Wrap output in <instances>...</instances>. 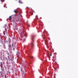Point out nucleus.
I'll return each instance as SVG.
<instances>
[{
	"label": "nucleus",
	"mask_w": 78,
	"mask_h": 78,
	"mask_svg": "<svg viewBox=\"0 0 78 78\" xmlns=\"http://www.w3.org/2000/svg\"><path fill=\"white\" fill-rule=\"evenodd\" d=\"M12 49L13 50H15V48H16V45L14 43H12Z\"/></svg>",
	"instance_id": "nucleus-1"
},
{
	"label": "nucleus",
	"mask_w": 78,
	"mask_h": 78,
	"mask_svg": "<svg viewBox=\"0 0 78 78\" xmlns=\"http://www.w3.org/2000/svg\"><path fill=\"white\" fill-rule=\"evenodd\" d=\"M21 73L22 75H23V78H25V74L23 75V73H24V72L23 71H21Z\"/></svg>",
	"instance_id": "nucleus-2"
},
{
	"label": "nucleus",
	"mask_w": 78,
	"mask_h": 78,
	"mask_svg": "<svg viewBox=\"0 0 78 78\" xmlns=\"http://www.w3.org/2000/svg\"><path fill=\"white\" fill-rule=\"evenodd\" d=\"M3 34L4 35V36H7L8 34H7L5 32H3Z\"/></svg>",
	"instance_id": "nucleus-3"
},
{
	"label": "nucleus",
	"mask_w": 78,
	"mask_h": 78,
	"mask_svg": "<svg viewBox=\"0 0 78 78\" xmlns=\"http://www.w3.org/2000/svg\"><path fill=\"white\" fill-rule=\"evenodd\" d=\"M12 17V16H10V17H9V20H11V19H12V17Z\"/></svg>",
	"instance_id": "nucleus-4"
},
{
	"label": "nucleus",
	"mask_w": 78,
	"mask_h": 78,
	"mask_svg": "<svg viewBox=\"0 0 78 78\" xmlns=\"http://www.w3.org/2000/svg\"><path fill=\"white\" fill-rule=\"evenodd\" d=\"M19 3H22V0H20L19 1Z\"/></svg>",
	"instance_id": "nucleus-5"
},
{
	"label": "nucleus",
	"mask_w": 78,
	"mask_h": 78,
	"mask_svg": "<svg viewBox=\"0 0 78 78\" xmlns=\"http://www.w3.org/2000/svg\"><path fill=\"white\" fill-rule=\"evenodd\" d=\"M9 48H12V47H11V44H9Z\"/></svg>",
	"instance_id": "nucleus-6"
},
{
	"label": "nucleus",
	"mask_w": 78,
	"mask_h": 78,
	"mask_svg": "<svg viewBox=\"0 0 78 78\" xmlns=\"http://www.w3.org/2000/svg\"><path fill=\"white\" fill-rule=\"evenodd\" d=\"M17 53L16 54V55H19L20 54V52L19 51H17Z\"/></svg>",
	"instance_id": "nucleus-7"
},
{
	"label": "nucleus",
	"mask_w": 78,
	"mask_h": 78,
	"mask_svg": "<svg viewBox=\"0 0 78 78\" xmlns=\"http://www.w3.org/2000/svg\"><path fill=\"white\" fill-rule=\"evenodd\" d=\"M14 12L15 13H17V12L16 10H14Z\"/></svg>",
	"instance_id": "nucleus-8"
},
{
	"label": "nucleus",
	"mask_w": 78,
	"mask_h": 78,
	"mask_svg": "<svg viewBox=\"0 0 78 78\" xmlns=\"http://www.w3.org/2000/svg\"><path fill=\"white\" fill-rule=\"evenodd\" d=\"M34 45V44H33V43H32L31 44L32 47H33Z\"/></svg>",
	"instance_id": "nucleus-9"
},
{
	"label": "nucleus",
	"mask_w": 78,
	"mask_h": 78,
	"mask_svg": "<svg viewBox=\"0 0 78 78\" xmlns=\"http://www.w3.org/2000/svg\"><path fill=\"white\" fill-rule=\"evenodd\" d=\"M1 66H3V64L2 63V62H1Z\"/></svg>",
	"instance_id": "nucleus-10"
},
{
	"label": "nucleus",
	"mask_w": 78,
	"mask_h": 78,
	"mask_svg": "<svg viewBox=\"0 0 78 78\" xmlns=\"http://www.w3.org/2000/svg\"><path fill=\"white\" fill-rule=\"evenodd\" d=\"M13 22L14 23H16V22H15L14 20H13Z\"/></svg>",
	"instance_id": "nucleus-11"
},
{
	"label": "nucleus",
	"mask_w": 78,
	"mask_h": 78,
	"mask_svg": "<svg viewBox=\"0 0 78 78\" xmlns=\"http://www.w3.org/2000/svg\"><path fill=\"white\" fill-rule=\"evenodd\" d=\"M0 1L2 2H4L5 1V0H0Z\"/></svg>",
	"instance_id": "nucleus-12"
},
{
	"label": "nucleus",
	"mask_w": 78,
	"mask_h": 78,
	"mask_svg": "<svg viewBox=\"0 0 78 78\" xmlns=\"http://www.w3.org/2000/svg\"><path fill=\"white\" fill-rule=\"evenodd\" d=\"M4 8H7V6H6V5H5L4 6Z\"/></svg>",
	"instance_id": "nucleus-13"
},
{
	"label": "nucleus",
	"mask_w": 78,
	"mask_h": 78,
	"mask_svg": "<svg viewBox=\"0 0 78 78\" xmlns=\"http://www.w3.org/2000/svg\"><path fill=\"white\" fill-rule=\"evenodd\" d=\"M30 58H33V56H30Z\"/></svg>",
	"instance_id": "nucleus-14"
},
{
	"label": "nucleus",
	"mask_w": 78,
	"mask_h": 78,
	"mask_svg": "<svg viewBox=\"0 0 78 78\" xmlns=\"http://www.w3.org/2000/svg\"><path fill=\"white\" fill-rule=\"evenodd\" d=\"M11 61H13V58H11Z\"/></svg>",
	"instance_id": "nucleus-15"
},
{
	"label": "nucleus",
	"mask_w": 78,
	"mask_h": 78,
	"mask_svg": "<svg viewBox=\"0 0 78 78\" xmlns=\"http://www.w3.org/2000/svg\"><path fill=\"white\" fill-rule=\"evenodd\" d=\"M52 56L51 54H50V56Z\"/></svg>",
	"instance_id": "nucleus-16"
},
{
	"label": "nucleus",
	"mask_w": 78,
	"mask_h": 78,
	"mask_svg": "<svg viewBox=\"0 0 78 78\" xmlns=\"http://www.w3.org/2000/svg\"><path fill=\"white\" fill-rule=\"evenodd\" d=\"M9 61H10V59H9Z\"/></svg>",
	"instance_id": "nucleus-17"
},
{
	"label": "nucleus",
	"mask_w": 78,
	"mask_h": 78,
	"mask_svg": "<svg viewBox=\"0 0 78 78\" xmlns=\"http://www.w3.org/2000/svg\"><path fill=\"white\" fill-rule=\"evenodd\" d=\"M15 1H17L18 0H15Z\"/></svg>",
	"instance_id": "nucleus-18"
},
{
	"label": "nucleus",
	"mask_w": 78,
	"mask_h": 78,
	"mask_svg": "<svg viewBox=\"0 0 78 78\" xmlns=\"http://www.w3.org/2000/svg\"><path fill=\"white\" fill-rule=\"evenodd\" d=\"M23 34H24V33H23Z\"/></svg>",
	"instance_id": "nucleus-19"
}]
</instances>
